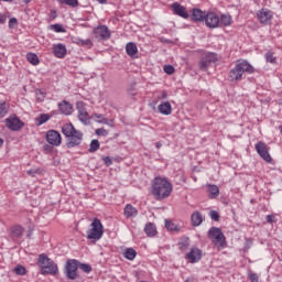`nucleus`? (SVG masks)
Masks as SVG:
<instances>
[{
	"instance_id": "nucleus-1",
	"label": "nucleus",
	"mask_w": 282,
	"mask_h": 282,
	"mask_svg": "<svg viewBox=\"0 0 282 282\" xmlns=\"http://www.w3.org/2000/svg\"><path fill=\"white\" fill-rule=\"evenodd\" d=\"M151 193L159 202L166 199V197L173 193V185L165 177L156 176L153 180Z\"/></svg>"
},
{
	"instance_id": "nucleus-2",
	"label": "nucleus",
	"mask_w": 282,
	"mask_h": 282,
	"mask_svg": "<svg viewBox=\"0 0 282 282\" xmlns=\"http://www.w3.org/2000/svg\"><path fill=\"white\" fill-rule=\"evenodd\" d=\"M254 74V67L246 59H239L234 68L229 70L228 79L231 83L243 80V74Z\"/></svg>"
},
{
	"instance_id": "nucleus-3",
	"label": "nucleus",
	"mask_w": 282,
	"mask_h": 282,
	"mask_svg": "<svg viewBox=\"0 0 282 282\" xmlns=\"http://www.w3.org/2000/svg\"><path fill=\"white\" fill-rule=\"evenodd\" d=\"M62 133L67 139V149L80 147V143L83 142V132H80V130H76V128H74V124L65 123L62 127Z\"/></svg>"
},
{
	"instance_id": "nucleus-4",
	"label": "nucleus",
	"mask_w": 282,
	"mask_h": 282,
	"mask_svg": "<svg viewBox=\"0 0 282 282\" xmlns=\"http://www.w3.org/2000/svg\"><path fill=\"white\" fill-rule=\"evenodd\" d=\"M102 235H105V227L102 223L98 218H94L90 224L89 229L86 231V239L89 241H100L102 239Z\"/></svg>"
},
{
	"instance_id": "nucleus-5",
	"label": "nucleus",
	"mask_w": 282,
	"mask_h": 282,
	"mask_svg": "<svg viewBox=\"0 0 282 282\" xmlns=\"http://www.w3.org/2000/svg\"><path fill=\"white\" fill-rule=\"evenodd\" d=\"M37 265L41 268V274H56L58 272V265L45 253L39 256Z\"/></svg>"
},
{
	"instance_id": "nucleus-6",
	"label": "nucleus",
	"mask_w": 282,
	"mask_h": 282,
	"mask_svg": "<svg viewBox=\"0 0 282 282\" xmlns=\"http://www.w3.org/2000/svg\"><path fill=\"white\" fill-rule=\"evenodd\" d=\"M213 243L218 252H220V250H225V248H228L226 236L218 227H213Z\"/></svg>"
},
{
	"instance_id": "nucleus-7",
	"label": "nucleus",
	"mask_w": 282,
	"mask_h": 282,
	"mask_svg": "<svg viewBox=\"0 0 282 282\" xmlns=\"http://www.w3.org/2000/svg\"><path fill=\"white\" fill-rule=\"evenodd\" d=\"M192 19L193 21H205L207 28H213V13H206L200 9H193Z\"/></svg>"
},
{
	"instance_id": "nucleus-8",
	"label": "nucleus",
	"mask_w": 282,
	"mask_h": 282,
	"mask_svg": "<svg viewBox=\"0 0 282 282\" xmlns=\"http://www.w3.org/2000/svg\"><path fill=\"white\" fill-rule=\"evenodd\" d=\"M256 15L261 25H270V23H272V19L274 18V13L268 8L258 10Z\"/></svg>"
},
{
	"instance_id": "nucleus-9",
	"label": "nucleus",
	"mask_w": 282,
	"mask_h": 282,
	"mask_svg": "<svg viewBox=\"0 0 282 282\" xmlns=\"http://www.w3.org/2000/svg\"><path fill=\"white\" fill-rule=\"evenodd\" d=\"M254 149L258 155H260V158H262L264 162H268V164L272 163V156L270 155V148H268V144H265V142L259 141L258 143H256Z\"/></svg>"
},
{
	"instance_id": "nucleus-10",
	"label": "nucleus",
	"mask_w": 282,
	"mask_h": 282,
	"mask_svg": "<svg viewBox=\"0 0 282 282\" xmlns=\"http://www.w3.org/2000/svg\"><path fill=\"white\" fill-rule=\"evenodd\" d=\"M46 142H48V144H52V147H61L63 138L61 137V133L58 131L48 130L46 132Z\"/></svg>"
},
{
	"instance_id": "nucleus-11",
	"label": "nucleus",
	"mask_w": 282,
	"mask_h": 282,
	"mask_svg": "<svg viewBox=\"0 0 282 282\" xmlns=\"http://www.w3.org/2000/svg\"><path fill=\"white\" fill-rule=\"evenodd\" d=\"M24 124L25 123H23V121H21V119H19L17 116L6 119V127H8L10 131H21Z\"/></svg>"
},
{
	"instance_id": "nucleus-12",
	"label": "nucleus",
	"mask_w": 282,
	"mask_h": 282,
	"mask_svg": "<svg viewBox=\"0 0 282 282\" xmlns=\"http://www.w3.org/2000/svg\"><path fill=\"white\" fill-rule=\"evenodd\" d=\"M66 276L68 279H76L78 276V260H68L66 263Z\"/></svg>"
},
{
	"instance_id": "nucleus-13",
	"label": "nucleus",
	"mask_w": 282,
	"mask_h": 282,
	"mask_svg": "<svg viewBox=\"0 0 282 282\" xmlns=\"http://www.w3.org/2000/svg\"><path fill=\"white\" fill-rule=\"evenodd\" d=\"M220 25H224L225 28H228L229 25H232V17L228 14H224L220 17L213 15V28H218Z\"/></svg>"
},
{
	"instance_id": "nucleus-14",
	"label": "nucleus",
	"mask_w": 282,
	"mask_h": 282,
	"mask_svg": "<svg viewBox=\"0 0 282 282\" xmlns=\"http://www.w3.org/2000/svg\"><path fill=\"white\" fill-rule=\"evenodd\" d=\"M77 111L80 122H83L84 124H89V112H87V109H85L83 102L77 104Z\"/></svg>"
},
{
	"instance_id": "nucleus-15",
	"label": "nucleus",
	"mask_w": 282,
	"mask_h": 282,
	"mask_svg": "<svg viewBox=\"0 0 282 282\" xmlns=\"http://www.w3.org/2000/svg\"><path fill=\"white\" fill-rule=\"evenodd\" d=\"M185 259H187L189 263H197V261L202 260V250L198 248H192L191 251L186 254Z\"/></svg>"
},
{
	"instance_id": "nucleus-16",
	"label": "nucleus",
	"mask_w": 282,
	"mask_h": 282,
	"mask_svg": "<svg viewBox=\"0 0 282 282\" xmlns=\"http://www.w3.org/2000/svg\"><path fill=\"white\" fill-rule=\"evenodd\" d=\"M53 54L56 58H65L67 56V46L63 43L54 44Z\"/></svg>"
},
{
	"instance_id": "nucleus-17",
	"label": "nucleus",
	"mask_w": 282,
	"mask_h": 282,
	"mask_svg": "<svg viewBox=\"0 0 282 282\" xmlns=\"http://www.w3.org/2000/svg\"><path fill=\"white\" fill-rule=\"evenodd\" d=\"M172 10L174 14H176L177 17H182V19H188V11L186 10V7L177 2H174L172 4Z\"/></svg>"
},
{
	"instance_id": "nucleus-18",
	"label": "nucleus",
	"mask_w": 282,
	"mask_h": 282,
	"mask_svg": "<svg viewBox=\"0 0 282 282\" xmlns=\"http://www.w3.org/2000/svg\"><path fill=\"white\" fill-rule=\"evenodd\" d=\"M58 109L64 116H72V113H74V106H72L67 100L59 102Z\"/></svg>"
},
{
	"instance_id": "nucleus-19",
	"label": "nucleus",
	"mask_w": 282,
	"mask_h": 282,
	"mask_svg": "<svg viewBox=\"0 0 282 282\" xmlns=\"http://www.w3.org/2000/svg\"><path fill=\"white\" fill-rule=\"evenodd\" d=\"M123 216L126 219H133L138 217V208L133 207L131 204H127L123 208Z\"/></svg>"
},
{
	"instance_id": "nucleus-20",
	"label": "nucleus",
	"mask_w": 282,
	"mask_h": 282,
	"mask_svg": "<svg viewBox=\"0 0 282 282\" xmlns=\"http://www.w3.org/2000/svg\"><path fill=\"white\" fill-rule=\"evenodd\" d=\"M159 111L162 113V116H171L173 113V107L171 106V102L163 101L158 106Z\"/></svg>"
},
{
	"instance_id": "nucleus-21",
	"label": "nucleus",
	"mask_w": 282,
	"mask_h": 282,
	"mask_svg": "<svg viewBox=\"0 0 282 282\" xmlns=\"http://www.w3.org/2000/svg\"><path fill=\"white\" fill-rule=\"evenodd\" d=\"M126 52L130 58H138V45L133 42H129L126 45Z\"/></svg>"
},
{
	"instance_id": "nucleus-22",
	"label": "nucleus",
	"mask_w": 282,
	"mask_h": 282,
	"mask_svg": "<svg viewBox=\"0 0 282 282\" xmlns=\"http://www.w3.org/2000/svg\"><path fill=\"white\" fill-rule=\"evenodd\" d=\"M96 32L99 34V36H101V39H111V32L109 31V28H107V25H99Z\"/></svg>"
},
{
	"instance_id": "nucleus-23",
	"label": "nucleus",
	"mask_w": 282,
	"mask_h": 282,
	"mask_svg": "<svg viewBox=\"0 0 282 282\" xmlns=\"http://www.w3.org/2000/svg\"><path fill=\"white\" fill-rule=\"evenodd\" d=\"M93 120H95V122H98L99 124H108L109 127H111V124H113L112 121H109L107 118H105V116L100 115V113H95L91 116Z\"/></svg>"
},
{
	"instance_id": "nucleus-24",
	"label": "nucleus",
	"mask_w": 282,
	"mask_h": 282,
	"mask_svg": "<svg viewBox=\"0 0 282 282\" xmlns=\"http://www.w3.org/2000/svg\"><path fill=\"white\" fill-rule=\"evenodd\" d=\"M23 232H25V229L19 225L11 228V237H14L15 239L23 237Z\"/></svg>"
},
{
	"instance_id": "nucleus-25",
	"label": "nucleus",
	"mask_w": 282,
	"mask_h": 282,
	"mask_svg": "<svg viewBox=\"0 0 282 282\" xmlns=\"http://www.w3.org/2000/svg\"><path fill=\"white\" fill-rule=\"evenodd\" d=\"M124 259L128 261H133L138 257V252L133 248H127L123 252Z\"/></svg>"
},
{
	"instance_id": "nucleus-26",
	"label": "nucleus",
	"mask_w": 282,
	"mask_h": 282,
	"mask_svg": "<svg viewBox=\"0 0 282 282\" xmlns=\"http://www.w3.org/2000/svg\"><path fill=\"white\" fill-rule=\"evenodd\" d=\"M213 64L215 65V67H221L226 64V58L217 53H213Z\"/></svg>"
},
{
	"instance_id": "nucleus-27",
	"label": "nucleus",
	"mask_w": 282,
	"mask_h": 282,
	"mask_svg": "<svg viewBox=\"0 0 282 282\" xmlns=\"http://www.w3.org/2000/svg\"><path fill=\"white\" fill-rule=\"evenodd\" d=\"M191 219L193 226H200L202 221H204V217L199 212L193 213Z\"/></svg>"
},
{
	"instance_id": "nucleus-28",
	"label": "nucleus",
	"mask_w": 282,
	"mask_h": 282,
	"mask_svg": "<svg viewBox=\"0 0 282 282\" xmlns=\"http://www.w3.org/2000/svg\"><path fill=\"white\" fill-rule=\"evenodd\" d=\"M144 232L148 235V237H155L158 234V229L155 228V225L153 223H150L145 225Z\"/></svg>"
},
{
	"instance_id": "nucleus-29",
	"label": "nucleus",
	"mask_w": 282,
	"mask_h": 282,
	"mask_svg": "<svg viewBox=\"0 0 282 282\" xmlns=\"http://www.w3.org/2000/svg\"><path fill=\"white\" fill-rule=\"evenodd\" d=\"M165 228H166V230H170L171 232H180V230H181L180 225H177L169 219H165Z\"/></svg>"
},
{
	"instance_id": "nucleus-30",
	"label": "nucleus",
	"mask_w": 282,
	"mask_h": 282,
	"mask_svg": "<svg viewBox=\"0 0 282 282\" xmlns=\"http://www.w3.org/2000/svg\"><path fill=\"white\" fill-rule=\"evenodd\" d=\"M48 120H50V115L42 113L35 119V124L36 127H41L45 124V122H47Z\"/></svg>"
},
{
	"instance_id": "nucleus-31",
	"label": "nucleus",
	"mask_w": 282,
	"mask_h": 282,
	"mask_svg": "<svg viewBox=\"0 0 282 282\" xmlns=\"http://www.w3.org/2000/svg\"><path fill=\"white\" fill-rule=\"evenodd\" d=\"M264 58L268 63H270L271 65H276L278 61H276V56H274V52L272 51H268L264 54Z\"/></svg>"
},
{
	"instance_id": "nucleus-32",
	"label": "nucleus",
	"mask_w": 282,
	"mask_h": 282,
	"mask_svg": "<svg viewBox=\"0 0 282 282\" xmlns=\"http://www.w3.org/2000/svg\"><path fill=\"white\" fill-rule=\"evenodd\" d=\"M213 61V53H209V55L207 56L206 59H203L200 62V69H203L204 72H206L208 69V65H210Z\"/></svg>"
},
{
	"instance_id": "nucleus-33",
	"label": "nucleus",
	"mask_w": 282,
	"mask_h": 282,
	"mask_svg": "<svg viewBox=\"0 0 282 282\" xmlns=\"http://www.w3.org/2000/svg\"><path fill=\"white\" fill-rule=\"evenodd\" d=\"M26 61H29L31 65H39L40 63L39 55H36L35 53H29L26 55Z\"/></svg>"
},
{
	"instance_id": "nucleus-34",
	"label": "nucleus",
	"mask_w": 282,
	"mask_h": 282,
	"mask_svg": "<svg viewBox=\"0 0 282 282\" xmlns=\"http://www.w3.org/2000/svg\"><path fill=\"white\" fill-rule=\"evenodd\" d=\"M50 30H53V32H56V34L65 33L66 30L63 28V24L56 23L52 24L50 26Z\"/></svg>"
},
{
	"instance_id": "nucleus-35",
	"label": "nucleus",
	"mask_w": 282,
	"mask_h": 282,
	"mask_svg": "<svg viewBox=\"0 0 282 282\" xmlns=\"http://www.w3.org/2000/svg\"><path fill=\"white\" fill-rule=\"evenodd\" d=\"M8 109V104L6 101H0V118H6Z\"/></svg>"
},
{
	"instance_id": "nucleus-36",
	"label": "nucleus",
	"mask_w": 282,
	"mask_h": 282,
	"mask_svg": "<svg viewBox=\"0 0 282 282\" xmlns=\"http://www.w3.org/2000/svg\"><path fill=\"white\" fill-rule=\"evenodd\" d=\"M13 272L15 274H18V276H25L26 274V270H25V267L21 265V264H18L14 269H13Z\"/></svg>"
},
{
	"instance_id": "nucleus-37",
	"label": "nucleus",
	"mask_w": 282,
	"mask_h": 282,
	"mask_svg": "<svg viewBox=\"0 0 282 282\" xmlns=\"http://www.w3.org/2000/svg\"><path fill=\"white\" fill-rule=\"evenodd\" d=\"M98 149H100V142L95 139L90 142L89 153H96Z\"/></svg>"
},
{
	"instance_id": "nucleus-38",
	"label": "nucleus",
	"mask_w": 282,
	"mask_h": 282,
	"mask_svg": "<svg viewBox=\"0 0 282 282\" xmlns=\"http://www.w3.org/2000/svg\"><path fill=\"white\" fill-rule=\"evenodd\" d=\"M73 43H76V45H91V40H89V39L83 40L80 37H75L73 40Z\"/></svg>"
},
{
	"instance_id": "nucleus-39",
	"label": "nucleus",
	"mask_w": 282,
	"mask_h": 282,
	"mask_svg": "<svg viewBox=\"0 0 282 282\" xmlns=\"http://www.w3.org/2000/svg\"><path fill=\"white\" fill-rule=\"evenodd\" d=\"M58 3H65L66 6H69L70 8H78V0H57Z\"/></svg>"
},
{
	"instance_id": "nucleus-40",
	"label": "nucleus",
	"mask_w": 282,
	"mask_h": 282,
	"mask_svg": "<svg viewBox=\"0 0 282 282\" xmlns=\"http://www.w3.org/2000/svg\"><path fill=\"white\" fill-rule=\"evenodd\" d=\"M35 96H36V100L39 101V102H43V100H45V91H43V90H41V89H37L36 91H35Z\"/></svg>"
},
{
	"instance_id": "nucleus-41",
	"label": "nucleus",
	"mask_w": 282,
	"mask_h": 282,
	"mask_svg": "<svg viewBox=\"0 0 282 282\" xmlns=\"http://www.w3.org/2000/svg\"><path fill=\"white\" fill-rule=\"evenodd\" d=\"M79 270H82L86 274H89V272H91V265H89L87 263H80L79 264Z\"/></svg>"
},
{
	"instance_id": "nucleus-42",
	"label": "nucleus",
	"mask_w": 282,
	"mask_h": 282,
	"mask_svg": "<svg viewBox=\"0 0 282 282\" xmlns=\"http://www.w3.org/2000/svg\"><path fill=\"white\" fill-rule=\"evenodd\" d=\"M248 276L251 282H259V275L252 271H248Z\"/></svg>"
},
{
	"instance_id": "nucleus-43",
	"label": "nucleus",
	"mask_w": 282,
	"mask_h": 282,
	"mask_svg": "<svg viewBox=\"0 0 282 282\" xmlns=\"http://www.w3.org/2000/svg\"><path fill=\"white\" fill-rule=\"evenodd\" d=\"M163 70L165 72V74H174V72H175V67H173V65H165L164 67H163Z\"/></svg>"
},
{
	"instance_id": "nucleus-44",
	"label": "nucleus",
	"mask_w": 282,
	"mask_h": 282,
	"mask_svg": "<svg viewBox=\"0 0 282 282\" xmlns=\"http://www.w3.org/2000/svg\"><path fill=\"white\" fill-rule=\"evenodd\" d=\"M18 23H19V22L17 21V18H11V19L9 20V28H10V30L17 28Z\"/></svg>"
},
{
	"instance_id": "nucleus-45",
	"label": "nucleus",
	"mask_w": 282,
	"mask_h": 282,
	"mask_svg": "<svg viewBox=\"0 0 282 282\" xmlns=\"http://www.w3.org/2000/svg\"><path fill=\"white\" fill-rule=\"evenodd\" d=\"M219 197V187L217 185H213V198Z\"/></svg>"
},
{
	"instance_id": "nucleus-46",
	"label": "nucleus",
	"mask_w": 282,
	"mask_h": 282,
	"mask_svg": "<svg viewBox=\"0 0 282 282\" xmlns=\"http://www.w3.org/2000/svg\"><path fill=\"white\" fill-rule=\"evenodd\" d=\"M96 135H107V130L105 128H99L95 131Z\"/></svg>"
},
{
	"instance_id": "nucleus-47",
	"label": "nucleus",
	"mask_w": 282,
	"mask_h": 282,
	"mask_svg": "<svg viewBox=\"0 0 282 282\" xmlns=\"http://www.w3.org/2000/svg\"><path fill=\"white\" fill-rule=\"evenodd\" d=\"M180 246L182 249L188 248V238H183L182 241H180Z\"/></svg>"
},
{
	"instance_id": "nucleus-48",
	"label": "nucleus",
	"mask_w": 282,
	"mask_h": 282,
	"mask_svg": "<svg viewBox=\"0 0 282 282\" xmlns=\"http://www.w3.org/2000/svg\"><path fill=\"white\" fill-rule=\"evenodd\" d=\"M7 21H8V15L0 13V25H6Z\"/></svg>"
},
{
	"instance_id": "nucleus-49",
	"label": "nucleus",
	"mask_w": 282,
	"mask_h": 282,
	"mask_svg": "<svg viewBox=\"0 0 282 282\" xmlns=\"http://www.w3.org/2000/svg\"><path fill=\"white\" fill-rule=\"evenodd\" d=\"M104 162H105L106 166H111L113 164V161H111V158H109V156H105Z\"/></svg>"
},
{
	"instance_id": "nucleus-50",
	"label": "nucleus",
	"mask_w": 282,
	"mask_h": 282,
	"mask_svg": "<svg viewBox=\"0 0 282 282\" xmlns=\"http://www.w3.org/2000/svg\"><path fill=\"white\" fill-rule=\"evenodd\" d=\"M265 219L268 224H274V215H267Z\"/></svg>"
},
{
	"instance_id": "nucleus-51",
	"label": "nucleus",
	"mask_w": 282,
	"mask_h": 282,
	"mask_svg": "<svg viewBox=\"0 0 282 282\" xmlns=\"http://www.w3.org/2000/svg\"><path fill=\"white\" fill-rule=\"evenodd\" d=\"M213 220L219 221V213L217 210H213Z\"/></svg>"
},
{
	"instance_id": "nucleus-52",
	"label": "nucleus",
	"mask_w": 282,
	"mask_h": 282,
	"mask_svg": "<svg viewBox=\"0 0 282 282\" xmlns=\"http://www.w3.org/2000/svg\"><path fill=\"white\" fill-rule=\"evenodd\" d=\"M37 173H39L37 170H29L28 171V175H31L32 177H34Z\"/></svg>"
},
{
	"instance_id": "nucleus-53",
	"label": "nucleus",
	"mask_w": 282,
	"mask_h": 282,
	"mask_svg": "<svg viewBox=\"0 0 282 282\" xmlns=\"http://www.w3.org/2000/svg\"><path fill=\"white\" fill-rule=\"evenodd\" d=\"M98 3H100L101 6H106L107 0H96Z\"/></svg>"
},
{
	"instance_id": "nucleus-54",
	"label": "nucleus",
	"mask_w": 282,
	"mask_h": 282,
	"mask_svg": "<svg viewBox=\"0 0 282 282\" xmlns=\"http://www.w3.org/2000/svg\"><path fill=\"white\" fill-rule=\"evenodd\" d=\"M51 17H53V19H56V17H57L56 11H52Z\"/></svg>"
},
{
	"instance_id": "nucleus-55",
	"label": "nucleus",
	"mask_w": 282,
	"mask_h": 282,
	"mask_svg": "<svg viewBox=\"0 0 282 282\" xmlns=\"http://www.w3.org/2000/svg\"><path fill=\"white\" fill-rule=\"evenodd\" d=\"M155 147H156V149H162V143L161 142H156Z\"/></svg>"
},
{
	"instance_id": "nucleus-56",
	"label": "nucleus",
	"mask_w": 282,
	"mask_h": 282,
	"mask_svg": "<svg viewBox=\"0 0 282 282\" xmlns=\"http://www.w3.org/2000/svg\"><path fill=\"white\" fill-rule=\"evenodd\" d=\"M208 237H209V238L213 237V228H209V230H208Z\"/></svg>"
},
{
	"instance_id": "nucleus-57",
	"label": "nucleus",
	"mask_w": 282,
	"mask_h": 282,
	"mask_svg": "<svg viewBox=\"0 0 282 282\" xmlns=\"http://www.w3.org/2000/svg\"><path fill=\"white\" fill-rule=\"evenodd\" d=\"M1 1H4V3H12V1L14 0H1Z\"/></svg>"
},
{
	"instance_id": "nucleus-58",
	"label": "nucleus",
	"mask_w": 282,
	"mask_h": 282,
	"mask_svg": "<svg viewBox=\"0 0 282 282\" xmlns=\"http://www.w3.org/2000/svg\"><path fill=\"white\" fill-rule=\"evenodd\" d=\"M185 282H194L192 278H187Z\"/></svg>"
},
{
	"instance_id": "nucleus-59",
	"label": "nucleus",
	"mask_w": 282,
	"mask_h": 282,
	"mask_svg": "<svg viewBox=\"0 0 282 282\" xmlns=\"http://www.w3.org/2000/svg\"><path fill=\"white\" fill-rule=\"evenodd\" d=\"M209 197H213V189L209 187Z\"/></svg>"
},
{
	"instance_id": "nucleus-60",
	"label": "nucleus",
	"mask_w": 282,
	"mask_h": 282,
	"mask_svg": "<svg viewBox=\"0 0 282 282\" xmlns=\"http://www.w3.org/2000/svg\"><path fill=\"white\" fill-rule=\"evenodd\" d=\"M23 3H30L32 0H22Z\"/></svg>"
},
{
	"instance_id": "nucleus-61",
	"label": "nucleus",
	"mask_w": 282,
	"mask_h": 282,
	"mask_svg": "<svg viewBox=\"0 0 282 282\" xmlns=\"http://www.w3.org/2000/svg\"><path fill=\"white\" fill-rule=\"evenodd\" d=\"M0 147H3V139L0 138Z\"/></svg>"
},
{
	"instance_id": "nucleus-62",
	"label": "nucleus",
	"mask_w": 282,
	"mask_h": 282,
	"mask_svg": "<svg viewBox=\"0 0 282 282\" xmlns=\"http://www.w3.org/2000/svg\"><path fill=\"white\" fill-rule=\"evenodd\" d=\"M209 217L213 218V210H209Z\"/></svg>"
},
{
	"instance_id": "nucleus-63",
	"label": "nucleus",
	"mask_w": 282,
	"mask_h": 282,
	"mask_svg": "<svg viewBox=\"0 0 282 282\" xmlns=\"http://www.w3.org/2000/svg\"><path fill=\"white\" fill-rule=\"evenodd\" d=\"M163 98H166V94L165 93H163Z\"/></svg>"
}]
</instances>
